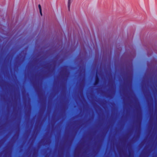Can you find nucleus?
Returning a JSON list of instances; mask_svg holds the SVG:
<instances>
[{
	"label": "nucleus",
	"mask_w": 157,
	"mask_h": 157,
	"mask_svg": "<svg viewBox=\"0 0 157 157\" xmlns=\"http://www.w3.org/2000/svg\"><path fill=\"white\" fill-rule=\"evenodd\" d=\"M38 7L39 9V11H42V9L41 5L40 4H38Z\"/></svg>",
	"instance_id": "4"
},
{
	"label": "nucleus",
	"mask_w": 157,
	"mask_h": 157,
	"mask_svg": "<svg viewBox=\"0 0 157 157\" xmlns=\"http://www.w3.org/2000/svg\"><path fill=\"white\" fill-rule=\"evenodd\" d=\"M29 140H28L27 157H29Z\"/></svg>",
	"instance_id": "2"
},
{
	"label": "nucleus",
	"mask_w": 157,
	"mask_h": 157,
	"mask_svg": "<svg viewBox=\"0 0 157 157\" xmlns=\"http://www.w3.org/2000/svg\"><path fill=\"white\" fill-rule=\"evenodd\" d=\"M40 14L41 16H42L43 15L42 13V11H39Z\"/></svg>",
	"instance_id": "5"
},
{
	"label": "nucleus",
	"mask_w": 157,
	"mask_h": 157,
	"mask_svg": "<svg viewBox=\"0 0 157 157\" xmlns=\"http://www.w3.org/2000/svg\"><path fill=\"white\" fill-rule=\"evenodd\" d=\"M28 73V80L29 79V62H28V68H27Z\"/></svg>",
	"instance_id": "1"
},
{
	"label": "nucleus",
	"mask_w": 157,
	"mask_h": 157,
	"mask_svg": "<svg viewBox=\"0 0 157 157\" xmlns=\"http://www.w3.org/2000/svg\"><path fill=\"white\" fill-rule=\"evenodd\" d=\"M71 4V0H68L67 7H68V11H70V10Z\"/></svg>",
	"instance_id": "3"
},
{
	"label": "nucleus",
	"mask_w": 157,
	"mask_h": 157,
	"mask_svg": "<svg viewBox=\"0 0 157 157\" xmlns=\"http://www.w3.org/2000/svg\"><path fill=\"white\" fill-rule=\"evenodd\" d=\"M30 25L31 24V23H30Z\"/></svg>",
	"instance_id": "6"
}]
</instances>
